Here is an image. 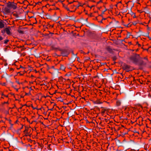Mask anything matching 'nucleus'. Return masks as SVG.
<instances>
[{
    "mask_svg": "<svg viewBox=\"0 0 151 151\" xmlns=\"http://www.w3.org/2000/svg\"><path fill=\"white\" fill-rule=\"evenodd\" d=\"M4 22L2 20L0 21V29L4 28Z\"/></svg>",
    "mask_w": 151,
    "mask_h": 151,
    "instance_id": "obj_5",
    "label": "nucleus"
},
{
    "mask_svg": "<svg viewBox=\"0 0 151 151\" xmlns=\"http://www.w3.org/2000/svg\"><path fill=\"white\" fill-rule=\"evenodd\" d=\"M75 7V6H73H73H72V9H73V7Z\"/></svg>",
    "mask_w": 151,
    "mask_h": 151,
    "instance_id": "obj_28",
    "label": "nucleus"
},
{
    "mask_svg": "<svg viewBox=\"0 0 151 151\" xmlns=\"http://www.w3.org/2000/svg\"><path fill=\"white\" fill-rule=\"evenodd\" d=\"M131 60H132L134 63H136L137 62V60L135 57H133L131 58Z\"/></svg>",
    "mask_w": 151,
    "mask_h": 151,
    "instance_id": "obj_8",
    "label": "nucleus"
},
{
    "mask_svg": "<svg viewBox=\"0 0 151 151\" xmlns=\"http://www.w3.org/2000/svg\"><path fill=\"white\" fill-rule=\"evenodd\" d=\"M16 82L18 83V84H20V83H19V81H16Z\"/></svg>",
    "mask_w": 151,
    "mask_h": 151,
    "instance_id": "obj_22",
    "label": "nucleus"
},
{
    "mask_svg": "<svg viewBox=\"0 0 151 151\" xmlns=\"http://www.w3.org/2000/svg\"><path fill=\"white\" fill-rule=\"evenodd\" d=\"M65 67L64 65L62 64H61L60 65V70H62L63 71H65Z\"/></svg>",
    "mask_w": 151,
    "mask_h": 151,
    "instance_id": "obj_7",
    "label": "nucleus"
},
{
    "mask_svg": "<svg viewBox=\"0 0 151 151\" xmlns=\"http://www.w3.org/2000/svg\"><path fill=\"white\" fill-rule=\"evenodd\" d=\"M136 24H137V23L135 22H134V23H133V24H134V25H136Z\"/></svg>",
    "mask_w": 151,
    "mask_h": 151,
    "instance_id": "obj_23",
    "label": "nucleus"
},
{
    "mask_svg": "<svg viewBox=\"0 0 151 151\" xmlns=\"http://www.w3.org/2000/svg\"><path fill=\"white\" fill-rule=\"evenodd\" d=\"M11 83L12 84H13V82H11Z\"/></svg>",
    "mask_w": 151,
    "mask_h": 151,
    "instance_id": "obj_30",
    "label": "nucleus"
},
{
    "mask_svg": "<svg viewBox=\"0 0 151 151\" xmlns=\"http://www.w3.org/2000/svg\"><path fill=\"white\" fill-rule=\"evenodd\" d=\"M10 70H11V71H13V70H14V69H13V68H12L10 69Z\"/></svg>",
    "mask_w": 151,
    "mask_h": 151,
    "instance_id": "obj_25",
    "label": "nucleus"
},
{
    "mask_svg": "<svg viewBox=\"0 0 151 151\" xmlns=\"http://www.w3.org/2000/svg\"><path fill=\"white\" fill-rule=\"evenodd\" d=\"M107 50L109 52H111V51L112 50L110 49V48L107 47L106 48Z\"/></svg>",
    "mask_w": 151,
    "mask_h": 151,
    "instance_id": "obj_16",
    "label": "nucleus"
},
{
    "mask_svg": "<svg viewBox=\"0 0 151 151\" xmlns=\"http://www.w3.org/2000/svg\"><path fill=\"white\" fill-rule=\"evenodd\" d=\"M67 74H66L65 75V76H67Z\"/></svg>",
    "mask_w": 151,
    "mask_h": 151,
    "instance_id": "obj_32",
    "label": "nucleus"
},
{
    "mask_svg": "<svg viewBox=\"0 0 151 151\" xmlns=\"http://www.w3.org/2000/svg\"><path fill=\"white\" fill-rule=\"evenodd\" d=\"M106 111V109H103L101 111V113L102 114H104V113Z\"/></svg>",
    "mask_w": 151,
    "mask_h": 151,
    "instance_id": "obj_10",
    "label": "nucleus"
},
{
    "mask_svg": "<svg viewBox=\"0 0 151 151\" xmlns=\"http://www.w3.org/2000/svg\"><path fill=\"white\" fill-rule=\"evenodd\" d=\"M9 41V40H5L3 41H2V43H4V44H7L8 42Z\"/></svg>",
    "mask_w": 151,
    "mask_h": 151,
    "instance_id": "obj_9",
    "label": "nucleus"
},
{
    "mask_svg": "<svg viewBox=\"0 0 151 151\" xmlns=\"http://www.w3.org/2000/svg\"><path fill=\"white\" fill-rule=\"evenodd\" d=\"M124 68L126 70V71L128 72L129 71V69L130 68V66L127 65H126L124 66Z\"/></svg>",
    "mask_w": 151,
    "mask_h": 151,
    "instance_id": "obj_4",
    "label": "nucleus"
},
{
    "mask_svg": "<svg viewBox=\"0 0 151 151\" xmlns=\"http://www.w3.org/2000/svg\"><path fill=\"white\" fill-rule=\"evenodd\" d=\"M150 40H151V38L150 37Z\"/></svg>",
    "mask_w": 151,
    "mask_h": 151,
    "instance_id": "obj_34",
    "label": "nucleus"
},
{
    "mask_svg": "<svg viewBox=\"0 0 151 151\" xmlns=\"http://www.w3.org/2000/svg\"><path fill=\"white\" fill-rule=\"evenodd\" d=\"M2 96H4L6 97H8V95H4L3 93H2Z\"/></svg>",
    "mask_w": 151,
    "mask_h": 151,
    "instance_id": "obj_18",
    "label": "nucleus"
},
{
    "mask_svg": "<svg viewBox=\"0 0 151 151\" xmlns=\"http://www.w3.org/2000/svg\"><path fill=\"white\" fill-rule=\"evenodd\" d=\"M5 32L8 35H10L12 34L11 27H9L5 28L4 29L1 31V33L4 34Z\"/></svg>",
    "mask_w": 151,
    "mask_h": 151,
    "instance_id": "obj_2",
    "label": "nucleus"
},
{
    "mask_svg": "<svg viewBox=\"0 0 151 151\" xmlns=\"http://www.w3.org/2000/svg\"><path fill=\"white\" fill-rule=\"evenodd\" d=\"M66 9H67L68 11H69V8H68V7H66Z\"/></svg>",
    "mask_w": 151,
    "mask_h": 151,
    "instance_id": "obj_24",
    "label": "nucleus"
},
{
    "mask_svg": "<svg viewBox=\"0 0 151 151\" xmlns=\"http://www.w3.org/2000/svg\"><path fill=\"white\" fill-rule=\"evenodd\" d=\"M7 6L10 9L15 10L17 8V4L13 2H9L7 4Z\"/></svg>",
    "mask_w": 151,
    "mask_h": 151,
    "instance_id": "obj_1",
    "label": "nucleus"
},
{
    "mask_svg": "<svg viewBox=\"0 0 151 151\" xmlns=\"http://www.w3.org/2000/svg\"><path fill=\"white\" fill-rule=\"evenodd\" d=\"M75 3H78V6H82V4L81 3H79V2H75Z\"/></svg>",
    "mask_w": 151,
    "mask_h": 151,
    "instance_id": "obj_14",
    "label": "nucleus"
},
{
    "mask_svg": "<svg viewBox=\"0 0 151 151\" xmlns=\"http://www.w3.org/2000/svg\"><path fill=\"white\" fill-rule=\"evenodd\" d=\"M1 98H2V99H4V98H3V97H1Z\"/></svg>",
    "mask_w": 151,
    "mask_h": 151,
    "instance_id": "obj_31",
    "label": "nucleus"
},
{
    "mask_svg": "<svg viewBox=\"0 0 151 151\" xmlns=\"http://www.w3.org/2000/svg\"><path fill=\"white\" fill-rule=\"evenodd\" d=\"M52 109H50V110H51V111H52Z\"/></svg>",
    "mask_w": 151,
    "mask_h": 151,
    "instance_id": "obj_29",
    "label": "nucleus"
},
{
    "mask_svg": "<svg viewBox=\"0 0 151 151\" xmlns=\"http://www.w3.org/2000/svg\"><path fill=\"white\" fill-rule=\"evenodd\" d=\"M104 11H102V13L103 14H104V12L107 10V9L105 7H104Z\"/></svg>",
    "mask_w": 151,
    "mask_h": 151,
    "instance_id": "obj_15",
    "label": "nucleus"
},
{
    "mask_svg": "<svg viewBox=\"0 0 151 151\" xmlns=\"http://www.w3.org/2000/svg\"><path fill=\"white\" fill-rule=\"evenodd\" d=\"M76 4H73V6H75V7H76V8L75 9L74 11L76 10L79 7V6H78V5H76Z\"/></svg>",
    "mask_w": 151,
    "mask_h": 151,
    "instance_id": "obj_11",
    "label": "nucleus"
},
{
    "mask_svg": "<svg viewBox=\"0 0 151 151\" xmlns=\"http://www.w3.org/2000/svg\"><path fill=\"white\" fill-rule=\"evenodd\" d=\"M116 103L117 105L118 106H119L121 104L120 102L119 101H116Z\"/></svg>",
    "mask_w": 151,
    "mask_h": 151,
    "instance_id": "obj_13",
    "label": "nucleus"
},
{
    "mask_svg": "<svg viewBox=\"0 0 151 151\" xmlns=\"http://www.w3.org/2000/svg\"><path fill=\"white\" fill-rule=\"evenodd\" d=\"M18 32L20 33H22L23 31L22 30H19L18 31Z\"/></svg>",
    "mask_w": 151,
    "mask_h": 151,
    "instance_id": "obj_20",
    "label": "nucleus"
},
{
    "mask_svg": "<svg viewBox=\"0 0 151 151\" xmlns=\"http://www.w3.org/2000/svg\"><path fill=\"white\" fill-rule=\"evenodd\" d=\"M150 40H151V38L150 37Z\"/></svg>",
    "mask_w": 151,
    "mask_h": 151,
    "instance_id": "obj_33",
    "label": "nucleus"
},
{
    "mask_svg": "<svg viewBox=\"0 0 151 151\" xmlns=\"http://www.w3.org/2000/svg\"><path fill=\"white\" fill-rule=\"evenodd\" d=\"M30 130L29 128L27 127H25V130L24 131V132L26 134H29V131Z\"/></svg>",
    "mask_w": 151,
    "mask_h": 151,
    "instance_id": "obj_6",
    "label": "nucleus"
},
{
    "mask_svg": "<svg viewBox=\"0 0 151 151\" xmlns=\"http://www.w3.org/2000/svg\"><path fill=\"white\" fill-rule=\"evenodd\" d=\"M3 103H4V104H8V101L4 102Z\"/></svg>",
    "mask_w": 151,
    "mask_h": 151,
    "instance_id": "obj_21",
    "label": "nucleus"
},
{
    "mask_svg": "<svg viewBox=\"0 0 151 151\" xmlns=\"http://www.w3.org/2000/svg\"><path fill=\"white\" fill-rule=\"evenodd\" d=\"M135 17H136V16H135V14H134V15L133 16V17L134 18H135Z\"/></svg>",
    "mask_w": 151,
    "mask_h": 151,
    "instance_id": "obj_26",
    "label": "nucleus"
},
{
    "mask_svg": "<svg viewBox=\"0 0 151 151\" xmlns=\"http://www.w3.org/2000/svg\"><path fill=\"white\" fill-rule=\"evenodd\" d=\"M12 87L14 88L16 90V91H18V89H19V88H17V86L16 85H15V86H14V85H13L12 86Z\"/></svg>",
    "mask_w": 151,
    "mask_h": 151,
    "instance_id": "obj_12",
    "label": "nucleus"
},
{
    "mask_svg": "<svg viewBox=\"0 0 151 151\" xmlns=\"http://www.w3.org/2000/svg\"><path fill=\"white\" fill-rule=\"evenodd\" d=\"M76 1H70V2H69L68 1V3L69 4H71L73 3V2H75V3Z\"/></svg>",
    "mask_w": 151,
    "mask_h": 151,
    "instance_id": "obj_17",
    "label": "nucleus"
},
{
    "mask_svg": "<svg viewBox=\"0 0 151 151\" xmlns=\"http://www.w3.org/2000/svg\"><path fill=\"white\" fill-rule=\"evenodd\" d=\"M69 52L67 50H64L62 52L61 54L63 56H67L69 54Z\"/></svg>",
    "mask_w": 151,
    "mask_h": 151,
    "instance_id": "obj_3",
    "label": "nucleus"
},
{
    "mask_svg": "<svg viewBox=\"0 0 151 151\" xmlns=\"http://www.w3.org/2000/svg\"><path fill=\"white\" fill-rule=\"evenodd\" d=\"M32 107L34 109H36V108L33 107V106H32Z\"/></svg>",
    "mask_w": 151,
    "mask_h": 151,
    "instance_id": "obj_27",
    "label": "nucleus"
},
{
    "mask_svg": "<svg viewBox=\"0 0 151 151\" xmlns=\"http://www.w3.org/2000/svg\"><path fill=\"white\" fill-rule=\"evenodd\" d=\"M3 38L2 37L0 36V41H1L3 39Z\"/></svg>",
    "mask_w": 151,
    "mask_h": 151,
    "instance_id": "obj_19",
    "label": "nucleus"
}]
</instances>
